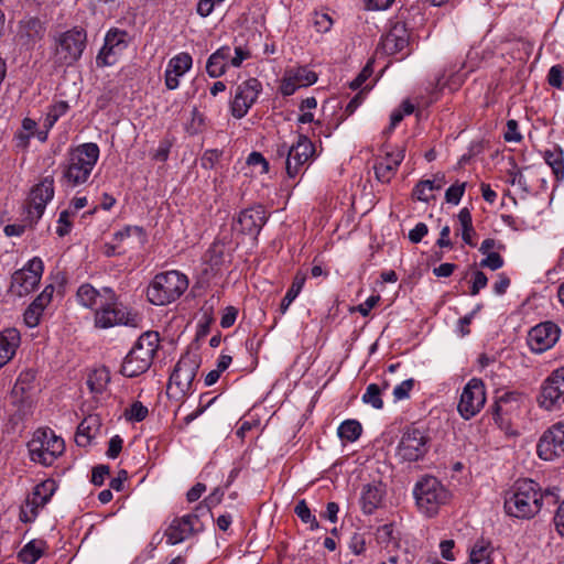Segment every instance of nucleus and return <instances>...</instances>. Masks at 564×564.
Listing matches in <instances>:
<instances>
[{
	"mask_svg": "<svg viewBox=\"0 0 564 564\" xmlns=\"http://www.w3.org/2000/svg\"><path fill=\"white\" fill-rule=\"evenodd\" d=\"M99 147L96 143H83L72 149L62 163L61 183L66 187H77L88 182L99 159Z\"/></svg>",
	"mask_w": 564,
	"mask_h": 564,
	"instance_id": "f257e3e1",
	"label": "nucleus"
},
{
	"mask_svg": "<svg viewBox=\"0 0 564 564\" xmlns=\"http://www.w3.org/2000/svg\"><path fill=\"white\" fill-rule=\"evenodd\" d=\"M543 495L539 485L531 479L518 480L505 498L507 514L529 519L534 517L542 507Z\"/></svg>",
	"mask_w": 564,
	"mask_h": 564,
	"instance_id": "f03ea898",
	"label": "nucleus"
},
{
	"mask_svg": "<svg viewBox=\"0 0 564 564\" xmlns=\"http://www.w3.org/2000/svg\"><path fill=\"white\" fill-rule=\"evenodd\" d=\"M159 347L160 336L158 332L143 333L124 357L121 373L128 378L144 373L151 367Z\"/></svg>",
	"mask_w": 564,
	"mask_h": 564,
	"instance_id": "7ed1b4c3",
	"label": "nucleus"
},
{
	"mask_svg": "<svg viewBox=\"0 0 564 564\" xmlns=\"http://www.w3.org/2000/svg\"><path fill=\"white\" fill-rule=\"evenodd\" d=\"M188 288L185 274L172 270L159 273L148 288V300L154 305H166L177 300Z\"/></svg>",
	"mask_w": 564,
	"mask_h": 564,
	"instance_id": "20e7f679",
	"label": "nucleus"
},
{
	"mask_svg": "<svg viewBox=\"0 0 564 564\" xmlns=\"http://www.w3.org/2000/svg\"><path fill=\"white\" fill-rule=\"evenodd\" d=\"M29 454L33 462L51 466L65 449L63 438L50 429H39L28 443Z\"/></svg>",
	"mask_w": 564,
	"mask_h": 564,
	"instance_id": "39448f33",
	"label": "nucleus"
},
{
	"mask_svg": "<svg viewBox=\"0 0 564 564\" xmlns=\"http://www.w3.org/2000/svg\"><path fill=\"white\" fill-rule=\"evenodd\" d=\"M413 494L419 509L429 517L435 514L440 506L449 498L447 489L432 476H425L417 481Z\"/></svg>",
	"mask_w": 564,
	"mask_h": 564,
	"instance_id": "423d86ee",
	"label": "nucleus"
},
{
	"mask_svg": "<svg viewBox=\"0 0 564 564\" xmlns=\"http://www.w3.org/2000/svg\"><path fill=\"white\" fill-rule=\"evenodd\" d=\"M199 368V358L195 354L181 357L170 376L167 393L173 398H183L193 390V381Z\"/></svg>",
	"mask_w": 564,
	"mask_h": 564,
	"instance_id": "0eeeda50",
	"label": "nucleus"
},
{
	"mask_svg": "<svg viewBox=\"0 0 564 564\" xmlns=\"http://www.w3.org/2000/svg\"><path fill=\"white\" fill-rule=\"evenodd\" d=\"M278 154L285 159V170L290 178H294L301 173L302 167L315 154V147L306 135H300L296 143L292 145L282 144L278 149Z\"/></svg>",
	"mask_w": 564,
	"mask_h": 564,
	"instance_id": "6e6552de",
	"label": "nucleus"
},
{
	"mask_svg": "<svg viewBox=\"0 0 564 564\" xmlns=\"http://www.w3.org/2000/svg\"><path fill=\"white\" fill-rule=\"evenodd\" d=\"M429 442L430 437L424 430L410 426L405 429L397 446V457L401 462H417L429 452Z\"/></svg>",
	"mask_w": 564,
	"mask_h": 564,
	"instance_id": "1a4fd4ad",
	"label": "nucleus"
},
{
	"mask_svg": "<svg viewBox=\"0 0 564 564\" xmlns=\"http://www.w3.org/2000/svg\"><path fill=\"white\" fill-rule=\"evenodd\" d=\"M85 44L86 33L83 30L75 28L62 33L55 48L56 63L73 65L80 58Z\"/></svg>",
	"mask_w": 564,
	"mask_h": 564,
	"instance_id": "9d476101",
	"label": "nucleus"
},
{
	"mask_svg": "<svg viewBox=\"0 0 564 564\" xmlns=\"http://www.w3.org/2000/svg\"><path fill=\"white\" fill-rule=\"evenodd\" d=\"M54 197V177L45 176L35 184L29 195L26 205V220L30 226L37 223L43 216L45 207Z\"/></svg>",
	"mask_w": 564,
	"mask_h": 564,
	"instance_id": "9b49d317",
	"label": "nucleus"
},
{
	"mask_svg": "<svg viewBox=\"0 0 564 564\" xmlns=\"http://www.w3.org/2000/svg\"><path fill=\"white\" fill-rule=\"evenodd\" d=\"M486 402L485 384L481 379L473 378L464 387L457 411L464 420H470L480 412Z\"/></svg>",
	"mask_w": 564,
	"mask_h": 564,
	"instance_id": "f8f14e48",
	"label": "nucleus"
},
{
	"mask_svg": "<svg viewBox=\"0 0 564 564\" xmlns=\"http://www.w3.org/2000/svg\"><path fill=\"white\" fill-rule=\"evenodd\" d=\"M44 270L43 261L34 257L20 270L12 274L11 291L18 296H24L32 292L42 278Z\"/></svg>",
	"mask_w": 564,
	"mask_h": 564,
	"instance_id": "ddd939ff",
	"label": "nucleus"
},
{
	"mask_svg": "<svg viewBox=\"0 0 564 564\" xmlns=\"http://www.w3.org/2000/svg\"><path fill=\"white\" fill-rule=\"evenodd\" d=\"M137 316L131 315L127 307L117 303V300H106L95 314V324L100 328H109L116 325L135 326Z\"/></svg>",
	"mask_w": 564,
	"mask_h": 564,
	"instance_id": "4468645a",
	"label": "nucleus"
},
{
	"mask_svg": "<svg viewBox=\"0 0 564 564\" xmlns=\"http://www.w3.org/2000/svg\"><path fill=\"white\" fill-rule=\"evenodd\" d=\"M128 40L127 31L117 28L110 29L105 36L104 46L97 55V65L104 67L116 64L119 55L127 48Z\"/></svg>",
	"mask_w": 564,
	"mask_h": 564,
	"instance_id": "2eb2a0df",
	"label": "nucleus"
},
{
	"mask_svg": "<svg viewBox=\"0 0 564 564\" xmlns=\"http://www.w3.org/2000/svg\"><path fill=\"white\" fill-rule=\"evenodd\" d=\"M261 90L262 85L257 78H249L239 84L231 101V115L237 119L245 117L257 101Z\"/></svg>",
	"mask_w": 564,
	"mask_h": 564,
	"instance_id": "dca6fc26",
	"label": "nucleus"
},
{
	"mask_svg": "<svg viewBox=\"0 0 564 564\" xmlns=\"http://www.w3.org/2000/svg\"><path fill=\"white\" fill-rule=\"evenodd\" d=\"M538 455L544 460L564 456V423L558 422L547 429L538 444Z\"/></svg>",
	"mask_w": 564,
	"mask_h": 564,
	"instance_id": "f3484780",
	"label": "nucleus"
},
{
	"mask_svg": "<svg viewBox=\"0 0 564 564\" xmlns=\"http://www.w3.org/2000/svg\"><path fill=\"white\" fill-rule=\"evenodd\" d=\"M202 530V523L197 513H188L175 518L165 530L166 543L178 544Z\"/></svg>",
	"mask_w": 564,
	"mask_h": 564,
	"instance_id": "a211bd4d",
	"label": "nucleus"
},
{
	"mask_svg": "<svg viewBox=\"0 0 564 564\" xmlns=\"http://www.w3.org/2000/svg\"><path fill=\"white\" fill-rule=\"evenodd\" d=\"M561 330L552 322H544L531 328L528 344L533 352L542 354L552 348L560 338Z\"/></svg>",
	"mask_w": 564,
	"mask_h": 564,
	"instance_id": "6ab92c4d",
	"label": "nucleus"
},
{
	"mask_svg": "<svg viewBox=\"0 0 564 564\" xmlns=\"http://www.w3.org/2000/svg\"><path fill=\"white\" fill-rule=\"evenodd\" d=\"M564 395V367L554 370L542 387L539 397V404L545 410H553Z\"/></svg>",
	"mask_w": 564,
	"mask_h": 564,
	"instance_id": "aec40b11",
	"label": "nucleus"
},
{
	"mask_svg": "<svg viewBox=\"0 0 564 564\" xmlns=\"http://www.w3.org/2000/svg\"><path fill=\"white\" fill-rule=\"evenodd\" d=\"M317 82L315 72L306 67H294L285 70L280 85L283 96H291L302 87H308Z\"/></svg>",
	"mask_w": 564,
	"mask_h": 564,
	"instance_id": "412c9836",
	"label": "nucleus"
},
{
	"mask_svg": "<svg viewBox=\"0 0 564 564\" xmlns=\"http://www.w3.org/2000/svg\"><path fill=\"white\" fill-rule=\"evenodd\" d=\"M44 23L35 17L21 20L18 26V42L25 50H32L45 35Z\"/></svg>",
	"mask_w": 564,
	"mask_h": 564,
	"instance_id": "4be33fe9",
	"label": "nucleus"
},
{
	"mask_svg": "<svg viewBox=\"0 0 564 564\" xmlns=\"http://www.w3.org/2000/svg\"><path fill=\"white\" fill-rule=\"evenodd\" d=\"M265 221L267 216L262 206L247 208L239 214L234 229L240 234L257 237Z\"/></svg>",
	"mask_w": 564,
	"mask_h": 564,
	"instance_id": "5701e85b",
	"label": "nucleus"
},
{
	"mask_svg": "<svg viewBox=\"0 0 564 564\" xmlns=\"http://www.w3.org/2000/svg\"><path fill=\"white\" fill-rule=\"evenodd\" d=\"M34 378V373L31 371L20 373L11 391L12 403L18 406V411L23 415L26 414L32 404L31 390Z\"/></svg>",
	"mask_w": 564,
	"mask_h": 564,
	"instance_id": "b1692460",
	"label": "nucleus"
},
{
	"mask_svg": "<svg viewBox=\"0 0 564 564\" xmlns=\"http://www.w3.org/2000/svg\"><path fill=\"white\" fill-rule=\"evenodd\" d=\"M77 300L80 305L97 311L106 300H115V292L110 288L99 291L90 284H83L77 291Z\"/></svg>",
	"mask_w": 564,
	"mask_h": 564,
	"instance_id": "393cba45",
	"label": "nucleus"
},
{
	"mask_svg": "<svg viewBox=\"0 0 564 564\" xmlns=\"http://www.w3.org/2000/svg\"><path fill=\"white\" fill-rule=\"evenodd\" d=\"M386 488L381 482H371L362 487L360 507L365 514H372L382 503Z\"/></svg>",
	"mask_w": 564,
	"mask_h": 564,
	"instance_id": "a878e982",
	"label": "nucleus"
},
{
	"mask_svg": "<svg viewBox=\"0 0 564 564\" xmlns=\"http://www.w3.org/2000/svg\"><path fill=\"white\" fill-rule=\"evenodd\" d=\"M20 344L21 335L17 328L0 332V369L14 357Z\"/></svg>",
	"mask_w": 564,
	"mask_h": 564,
	"instance_id": "bb28decb",
	"label": "nucleus"
},
{
	"mask_svg": "<svg viewBox=\"0 0 564 564\" xmlns=\"http://www.w3.org/2000/svg\"><path fill=\"white\" fill-rule=\"evenodd\" d=\"M56 489L57 485L53 479H46L34 487L26 501V506L31 508L34 517L37 514V509L43 508L50 501Z\"/></svg>",
	"mask_w": 564,
	"mask_h": 564,
	"instance_id": "cd10ccee",
	"label": "nucleus"
},
{
	"mask_svg": "<svg viewBox=\"0 0 564 564\" xmlns=\"http://www.w3.org/2000/svg\"><path fill=\"white\" fill-rule=\"evenodd\" d=\"M403 159V150H399L395 153H388L384 159H382L375 165V174L377 180L382 183L390 182Z\"/></svg>",
	"mask_w": 564,
	"mask_h": 564,
	"instance_id": "c85d7f7f",
	"label": "nucleus"
},
{
	"mask_svg": "<svg viewBox=\"0 0 564 564\" xmlns=\"http://www.w3.org/2000/svg\"><path fill=\"white\" fill-rule=\"evenodd\" d=\"M409 43L404 23H395L382 40L383 48L390 54L401 52Z\"/></svg>",
	"mask_w": 564,
	"mask_h": 564,
	"instance_id": "c756f323",
	"label": "nucleus"
},
{
	"mask_svg": "<svg viewBox=\"0 0 564 564\" xmlns=\"http://www.w3.org/2000/svg\"><path fill=\"white\" fill-rule=\"evenodd\" d=\"M522 394L516 391L505 392L492 405V414L495 420H501L505 415L514 412L522 402Z\"/></svg>",
	"mask_w": 564,
	"mask_h": 564,
	"instance_id": "7c9ffc66",
	"label": "nucleus"
},
{
	"mask_svg": "<svg viewBox=\"0 0 564 564\" xmlns=\"http://www.w3.org/2000/svg\"><path fill=\"white\" fill-rule=\"evenodd\" d=\"M494 545L490 540L485 538L477 539L469 549L470 564H491Z\"/></svg>",
	"mask_w": 564,
	"mask_h": 564,
	"instance_id": "2f4dec72",
	"label": "nucleus"
},
{
	"mask_svg": "<svg viewBox=\"0 0 564 564\" xmlns=\"http://www.w3.org/2000/svg\"><path fill=\"white\" fill-rule=\"evenodd\" d=\"M100 429V421L97 415L85 417L77 427L75 441L79 446H87L97 435Z\"/></svg>",
	"mask_w": 564,
	"mask_h": 564,
	"instance_id": "473e14b6",
	"label": "nucleus"
},
{
	"mask_svg": "<svg viewBox=\"0 0 564 564\" xmlns=\"http://www.w3.org/2000/svg\"><path fill=\"white\" fill-rule=\"evenodd\" d=\"M445 183L444 175H436L434 180L421 181L414 188L413 195L421 202L434 198L432 192L440 191Z\"/></svg>",
	"mask_w": 564,
	"mask_h": 564,
	"instance_id": "72a5a7b5",
	"label": "nucleus"
},
{
	"mask_svg": "<svg viewBox=\"0 0 564 564\" xmlns=\"http://www.w3.org/2000/svg\"><path fill=\"white\" fill-rule=\"evenodd\" d=\"M306 281V274L303 272H297L292 281V284L290 289L288 290L286 294L284 295L281 305L280 311L282 314H285L290 305L293 303V301L297 297V295L301 293L304 284Z\"/></svg>",
	"mask_w": 564,
	"mask_h": 564,
	"instance_id": "f704fd0d",
	"label": "nucleus"
},
{
	"mask_svg": "<svg viewBox=\"0 0 564 564\" xmlns=\"http://www.w3.org/2000/svg\"><path fill=\"white\" fill-rule=\"evenodd\" d=\"M110 381V373L105 368H98L93 370L87 378V386L93 393H101L106 390Z\"/></svg>",
	"mask_w": 564,
	"mask_h": 564,
	"instance_id": "c9c22d12",
	"label": "nucleus"
},
{
	"mask_svg": "<svg viewBox=\"0 0 564 564\" xmlns=\"http://www.w3.org/2000/svg\"><path fill=\"white\" fill-rule=\"evenodd\" d=\"M36 127L37 123L31 118H24L22 120L21 130L14 135L17 148L26 149L29 147L31 138L35 134Z\"/></svg>",
	"mask_w": 564,
	"mask_h": 564,
	"instance_id": "e433bc0d",
	"label": "nucleus"
},
{
	"mask_svg": "<svg viewBox=\"0 0 564 564\" xmlns=\"http://www.w3.org/2000/svg\"><path fill=\"white\" fill-rule=\"evenodd\" d=\"M44 542L43 541H30L19 552V558L25 564H34L43 554Z\"/></svg>",
	"mask_w": 564,
	"mask_h": 564,
	"instance_id": "4c0bfd02",
	"label": "nucleus"
},
{
	"mask_svg": "<svg viewBox=\"0 0 564 564\" xmlns=\"http://www.w3.org/2000/svg\"><path fill=\"white\" fill-rule=\"evenodd\" d=\"M544 160L547 165L552 169L556 180L564 178V155L563 151L560 148H554V150H547L544 153Z\"/></svg>",
	"mask_w": 564,
	"mask_h": 564,
	"instance_id": "58836bf2",
	"label": "nucleus"
},
{
	"mask_svg": "<svg viewBox=\"0 0 564 564\" xmlns=\"http://www.w3.org/2000/svg\"><path fill=\"white\" fill-rule=\"evenodd\" d=\"M193 65V58L188 53L182 52L172 57L166 67V72L175 73V75L183 76L187 73Z\"/></svg>",
	"mask_w": 564,
	"mask_h": 564,
	"instance_id": "ea45409f",
	"label": "nucleus"
},
{
	"mask_svg": "<svg viewBox=\"0 0 564 564\" xmlns=\"http://www.w3.org/2000/svg\"><path fill=\"white\" fill-rule=\"evenodd\" d=\"M458 221L460 224L462 228V238L464 242L470 247H474L475 243L473 241V236L476 234L474 226H473V219L471 214L468 208H463L459 210L457 215Z\"/></svg>",
	"mask_w": 564,
	"mask_h": 564,
	"instance_id": "a19ab883",
	"label": "nucleus"
},
{
	"mask_svg": "<svg viewBox=\"0 0 564 564\" xmlns=\"http://www.w3.org/2000/svg\"><path fill=\"white\" fill-rule=\"evenodd\" d=\"M362 427L361 424L356 420H347L343 422L338 430V436L346 442H355L359 438Z\"/></svg>",
	"mask_w": 564,
	"mask_h": 564,
	"instance_id": "79ce46f5",
	"label": "nucleus"
},
{
	"mask_svg": "<svg viewBox=\"0 0 564 564\" xmlns=\"http://www.w3.org/2000/svg\"><path fill=\"white\" fill-rule=\"evenodd\" d=\"M382 389L377 383H370L367 386L365 393L362 394V402L370 404L376 410L383 408V401L381 399Z\"/></svg>",
	"mask_w": 564,
	"mask_h": 564,
	"instance_id": "37998d69",
	"label": "nucleus"
},
{
	"mask_svg": "<svg viewBox=\"0 0 564 564\" xmlns=\"http://www.w3.org/2000/svg\"><path fill=\"white\" fill-rule=\"evenodd\" d=\"M226 246L223 241H214L205 254V259L212 267H218L225 261Z\"/></svg>",
	"mask_w": 564,
	"mask_h": 564,
	"instance_id": "c03bdc74",
	"label": "nucleus"
},
{
	"mask_svg": "<svg viewBox=\"0 0 564 564\" xmlns=\"http://www.w3.org/2000/svg\"><path fill=\"white\" fill-rule=\"evenodd\" d=\"M68 108L69 106L67 101L64 100L57 101L54 105H52L46 113L44 126L47 129H51L55 124V122L67 112Z\"/></svg>",
	"mask_w": 564,
	"mask_h": 564,
	"instance_id": "a18cd8bd",
	"label": "nucleus"
},
{
	"mask_svg": "<svg viewBox=\"0 0 564 564\" xmlns=\"http://www.w3.org/2000/svg\"><path fill=\"white\" fill-rule=\"evenodd\" d=\"M294 512L302 520V522L311 524L312 530L318 529L319 524L316 520V517L311 512L305 500H300L296 503Z\"/></svg>",
	"mask_w": 564,
	"mask_h": 564,
	"instance_id": "49530a36",
	"label": "nucleus"
},
{
	"mask_svg": "<svg viewBox=\"0 0 564 564\" xmlns=\"http://www.w3.org/2000/svg\"><path fill=\"white\" fill-rule=\"evenodd\" d=\"M148 413V408L141 402L135 401L124 411V416L128 421L141 422L147 417Z\"/></svg>",
	"mask_w": 564,
	"mask_h": 564,
	"instance_id": "de8ad7c7",
	"label": "nucleus"
},
{
	"mask_svg": "<svg viewBox=\"0 0 564 564\" xmlns=\"http://www.w3.org/2000/svg\"><path fill=\"white\" fill-rule=\"evenodd\" d=\"M226 64L221 63V61L218 59V56H214L212 54L208 57L206 63V72L210 77L217 78L223 76L226 72Z\"/></svg>",
	"mask_w": 564,
	"mask_h": 564,
	"instance_id": "09e8293b",
	"label": "nucleus"
},
{
	"mask_svg": "<svg viewBox=\"0 0 564 564\" xmlns=\"http://www.w3.org/2000/svg\"><path fill=\"white\" fill-rule=\"evenodd\" d=\"M466 188V183H456L448 187L445 193V199L447 203L458 205Z\"/></svg>",
	"mask_w": 564,
	"mask_h": 564,
	"instance_id": "8fccbe9b",
	"label": "nucleus"
},
{
	"mask_svg": "<svg viewBox=\"0 0 564 564\" xmlns=\"http://www.w3.org/2000/svg\"><path fill=\"white\" fill-rule=\"evenodd\" d=\"M413 379H406L399 383L398 386H395L393 389L394 401L398 402L408 399L410 397V391L413 389Z\"/></svg>",
	"mask_w": 564,
	"mask_h": 564,
	"instance_id": "3c124183",
	"label": "nucleus"
},
{
	"mask_svg": "<svg viewBox=\"0 0 564 564\" xmlns=\"http://www.w3.org/2000/svg\"><path fill=\"white\" fill-rule=\"evenodd\" d=\"M72 213L69 210H63L57 220V227H56V234L59 237H64L69 234L72 229V221H70Z\"/></svg>",
	"mask_w": 564,
	"mask_h": 564,
	"instance_id": "603ef678",
	"label": "nucleus"
},
{
	"mask_svg": "<svg viewBox=\"0 0 564 564\" xmlns=\"http://www.w3.org/2000/svg\"><path fill=\"white\" fill-rule=\"evenodd\" d=\"M348 547L355 555L362 554L366 550L365 535L362 533L355 532L349 540Z\"/></svg>",
	"mask_w": 564,
	"mask_h": 564,
	"instance_id": "864d4df0",
	"label": "nucleus"
},
{
	"mask_svg": "<svg viewBox=\"0 0 564 564\" xmlns=\"http://www.w3.org/2000/svg\"><path fill=\"white\" fill-rule=\"evenodd\" d=\"M43 311L37 308L36 305L30 304L24 312V322L29 327H35L39 325Z\"/></svg>",
	"mask_w": 564,
	"mask_h": 564,
	"instance_id": "5fc2aeb1",
	"label": "nucleus"
},
{
	"mask_svg": "<svg viewBox=\"0 0 564 564\" xmlns=\"http://www.w3.org/2000/svg\"><path fill=\"white\" fill-rule=\"evenodd\" d=\"M547 83L555 88H563V67L561 65H553L547 74Z\"/></svg>",
	"mask_w": 564,
	"mask_h": 564,
	"instance_id": "6e6d98bb",
	"label": "nucleus"
},
{
	"mask_svg": "<svg viewBox=\"0 0 564 564\" xmlns=\"http://www.w3.org/2000/svg\"><path fill=\"white\" fill-rule=\"evenodd\" d=\"M502 265L503 259L498 252L488 253L487 257L480 262V267L489 268L490 270H498Z\"/></svg>",
	"mask_w": 564,
	"mask_h": 564,
	"instance_id": "4d7b16f0",
	"label": "nucleus"
},
{
	"mask_svg": "<svg viewBox=\"0 0 564 564\" xmlns=\"http://www.w3.org/2000/svg\"><path fill=\"white\" fill-rule=\"evenodd\" d=\"M508 175H509V183L512 186H518L519 188H521L525 193L529 191V186H528L527 180H525V177L523 176V174L519 170H516V169L510 170L508 172Z\"/></svg>",
	"mask_w": 564,
	"mask_h": 564,
	"instance_id": "13d9d810",
	"label": "nucleus"
},
{
	"mask_svg": "<svg viewBox=\"0 0 564 564\" xmlns=\"http://www.w3.org/2000/svg\"><path fill=\"white\" fill-rule=\"evenodd\" d=\"M455 541L452 539L443 540L440 542V552L444 560L453 562L456 560L455 553Z\"/></svg>",
	"mask_w": 564,
	"mask_h": 564,
	"instance_id": "bf43d9fd",
	"label": "nucleus"
},
{
	"mask_svg": "<svg viewBox=\"0 0 564 564\" xmlns=\"http://www.w3.org/2000/svg\"><path fill=\"white\" fill-rule=\"evenodd\" d=\"M314 25L318 32H327L333 25V20L327 13H316L314 17Z\"/></svg>",
	"mask_w": 564,
	"mask_h": 564,
	"instance_id": "052dcab7",
	"label": "nucleus"
},
{
	"mask_svg": "<svg viewBox=\"0 0 564 564\" xmlns=\"http://www.w3.org/2000/svg\"><path fill=\"white\" fill-rule=\"evenodd\" d=\"M522 135L518 131V122L513 119L507 121V130L505 132V140L507 142H519Z\"/></svg>",
	"mask_w": 564,
	"mask_h": 564,
	"instance_id": "680f3d73",
	"label": "nucleus"
},
{
	"mask_svg": "<svg viewBox=\"0 0 564 564\" xmlns=\"http://www.w3.org/2000/svg\"><path fill=\"white\" fill-rule=\"evenodd\" d=\"M220 151L218 150H207L203 154L200 159V164L204 169H213L215 164L219 161Z\"/></svg>",
	"mask_w": 564,
	"mask_h": 564,
	"instance_id": "e2e57ef3",
	"label": "nucleus"
},
{
	"mask_svg": "<svg viewBox=\"0 0 564 564\" xmlns=\"http://www.w3.org/2000/svg\"><path fill=\"white\" fill-rule=\"evenodd\" d=\"M488 279L482 271H476L474 274L473 285L470 288V295L475 296L479 291L486 288Z\"/></svg>",
	"mask_w": 564,
	"mask_h": 564,
	"instance_id": "0e129e2a",
	"label": "nucleus"
},
{
	"mask_svg": "<svg viewBox=\"0 0 564 564\" xmlns=\"http://www.w3.org/2000/svg\"><path fill=\"white\" fill-rule=\"evenodd\" d=\"M109 466L107 465H98L93 469L91 482L96 486H101L105 481V478L109 475Z\"/></svg>",
	"mask_w": 564,
	"mask_h": 564,
	"instance_id": "69168bd1",
	"label": "nucleus"
},
{
	"mask_svg": "<svg viewBox=\"0 0 564 564\" xmlns=\"http://www.w3.org/2000/svg\"><path fill=\"white\" fill-rule=\"evenodd\" d=\"M429 232V228L424 223H417L415 227L410 230L409 239L413 243H419L423 237H425Z\"/></svg>",
	"mask_w": 564,
	"mask_h": 564,
	"instance_id": "338daca9",
	"label": "nucleus"
},
{
	"mask_svg": "<svg viewBox=\"0 0 564 564\" xmlns=\"http://www.w3.org/2000/svg\"><path fill=\"white\" fill-rule=\"evenodd\" d=\"M123 440L119 435H115L109 441V446L107 449V456L109 458H117L122 449Z\"/></svg>",
	"mask_w": 564,
	"mask_h": 564,
	"instance_id": "774afa93",
	"label": "nucleus"
}]
</instances>
